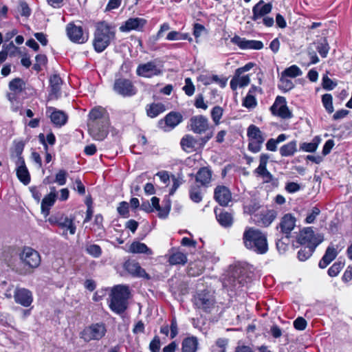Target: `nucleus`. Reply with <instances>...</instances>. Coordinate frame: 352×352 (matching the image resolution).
I'll return each mask as SVG.
<instances>
[{
  "label": "nucleus",
  "mask_w": 352,
  "mask_h": 352,
  "mask_svg": "<svg viewBox=\"0 0 352 352\" xmlns=\"http://www.w3.org/2000/svg\"><path fill=\"white\" fill-rule=\"evenodd\" d=\"M116 38V28L111 24L102 21L97 23L93 45L97 52H103Z\"/></svg>",
  "instance_id": "1"
},
{
  "label": "nucleus",
  "mask_w": 352,
  "mask_h": 352,
  "mask_svg": "<svg viewBox=\"0 0 352 352\" xmlns=\"http://www.w3.org/2000/svg\"><path fill=\"white\" fill-rule=\"evenodd\" d=\"M243 240L245 248L258 254H265L268 250L267 237L258 229L247 228Z\"/></svg>",
  "instance_id": "2"
},
{
  "label": "nucleus",
  "mask_w": 352,
  "mask_h": 352,
  "mask_svg": "<svg viewBox=\"0 0 352 352\" xmlns=\"http://www.w3.org/2000/svg\"><path fill=\"white\" fill-rule=\"evenodd\" d=\"M129 295V292L126 287L121 285L115 287L111 292L109 302L111 311L117 314H122L127 308Z\"/></svg>",
  "instance_id": "3"
},
{
  "label": "nucleus",
  "mask_w": 352,
  "mask_h": 352,
  "mask_svg": "<svg viewBox=\"0 0 352 352\" xmlns=\"http://www.w3.org/2000/svg\"><path fill=\"white\" fill-rule=\"evenodd\" d=\"M247 136L249 141L248 149L254 153L259 152L265 140L264 133L256 125L250 124L247 129Z\"/></svg>",
  "instance_id": "4"
},
{
  "label": "nucleus",
  "mask_w": 352,
  "mask_h": 352,
  "mask_svg": "<svg viewBox=\"0 0 352 352\" xmlns=\"http://www.w3.org/2000/svg\"><path fill=\"white\" fill-rule=\"evenodd\" d=\"M107 332L104 324L102 322L92 324L85 327L80 333V337L85 342L99 340Z\"/></svg>",
  "instance_id": "5"
},
{
  "label": "nucleus",
  "mask_w": 352,
  "mask_h": 352,
  "mask_svg": "<svg viewBox=\"0 0 352 352\" xmlns=\"http://www.w3.org/2000/svg\"><path fill=\"white\" fill-rule=\"evenodd\" d=\"M323 241V236L320 234H315L311 228H305L300 231L297 241L302 245L318 246Z\"/></svg>",
  "instance_id": "6"
},
{
  "label": "nucleus",
  "mask_w": 352,
  "mask_h": 352,
  "mask_svg": "<svg viewBox=\"0 0 352 352\" xmlns=\"http://www.w3.org/2000/svg\"><path fill=\"white\" fill-rule=\"evenodd\" d=\"M136 73L138 76L144 78H152L162 74V67L156 61H149L138 66Z\"/></svg>",
  "instance_id": "7"
},
{
  "label": "nucleus",
  "mask_w": 352,
  "mask_h": 352,
  "mask_svg": "<svg viewBox=\"0 0 352 352\" xmlns=\"http://www.w3.org/2000/svg\"><path fill=\"white\" fill-rule=\"evenodd\" d=\"M89 124V131L91 137L96 140H103L109 132V120H105L103 122H91Z\"/></svg>",
  "instance_id": "8"
},
{
  "label": "nucleus",
  "mask_w": 352,
  "mask_h": 352,
  "mask_svg": "<svg viewBox=\"0 0 352 352\" xmlns=\"http://www.w3.org/2000/svg\"><path fill=\"white\" fill-rule=\"evenodd\" d=\"M67 35L74 43H85L89 38L88 33L85 32L81 26H77L74 23H68L66 26Z\"/></svg>",
  "instance_id": "9"
},
{
  "label": "nucleus",
  "mask_w": 352,
  "mask_h": 352,
  "mask_svg": "<svg viewBox=\"0 0 352 352\" xmlns=\"http://www.w3.org/2000/svg\"><path fill=\"white\" fill-rule=\"evenodd\" d=\"M113 89L116 94L123 97L132 96L136 93L132 82L129 80L124 78L116 79Z\"/></svg>",
  "instance_id": "10"
},
{
  "label": "nucleus",
  "mask_w": 352,
  "mask_h": 352,
  "mask_svg": "<svg viewBox=\"0 0 352 352\" xmlns=\"http://www.w3.org/2000/svg\"><path fill=\"white\" fill-rule=\"evenodd\" d=\"M273 115L281 118L287 119L292 116L291 111L287 106V102L284 97L277 96L275 102L270 108Z\"/></svg>",
  "instance_id": "11"
},
{
  "label": "nucleus",
  "mask_w": 352,
  "mask_h": 352,
  "mask_svg": "<svg viewBox=\"0 0 352 352\" xmlns=\"http://www.w3.org/2000/svg\"><path fill=\"white\" fill-rule=\"evenodd\" d=\"M22 262L30 267H37L41 263V256L38 252L31 248H25L20 255Z\"/></svg>",
  "instance_id": "12"
},
{
  "label": "nucleus",
  "mask_w": 352,
  "mask_h": 352,
  "mask_svg": "<svg viewBox=\"0 0 352 352\" xmlns=\"http://www.w3.org/2000/svg\"><path fill=\"white\" fill-rule=\"evenodd\" d=\"M189 127L195 133H204L209 129L208 119L202 115L193 116L190 120Z\"/></svg>",
  "instance_id": "13"
},
{
  "label": "nucleus",
  "mask_w": 352,
  "mask_h": 352,
  "mask_svg": "<svg viewBox=\"0 0 352 352\" xmlns=\"http://www.w3.org/2000/svg\"><path fill=\"white\" fill-rule=\"evenodd\" d=\"M14 299L16 303L28 307L33 302V295L32 292L26 288L16 287L14 292Z\"/></svg>",
  "instance_id": "14"
},
{
  "label": "nucleus",
  "mask_w": 352,
  "mask_h": 352,
  "mask_svg": "<svg viewBox=\"0 0 352 352\" xmlns=\"http://www.w3.org/2000/svg\"><path fill=\"white\" fill-rule=\"evenodd\" d=\"M231 42L236 45L241 50H259L263 48V43L260 41L247 40L239 36L235 35L231 38Z\"/></svg>",
  "instance_id": "15"
},
{
  "label": "nucleus",
  "mask_w": 352,
  "mask_h": 352,
  "mask_svg": "<svg viewBox=\"0 0 352 352\" xmlns=\"http://www.w3.org/2000/svg\"><path fill=\"white\" fill-rule=\"evenodd\" d=\"M75 217L74 216L60 215L58 222V228L63 230L62 235L67 237V234L74 235L76 231L75 224Z\"/></svg>",
  "instance_id": "16"
},
{
  "label": "nucleus",
  "mask_w": 352,
  "mask_h": 352,
  "mask_svg": "<svg viewBox=\"0 0 352 352\" xmlns=\"http://www.w3.org/2000/svg\"><path fill=\"white\" fill-rule=\"evenodd\" d=\"M343 248V246H340V245H333L331 244L327 248L325 253L321 260L319 262V267L322 269L327 267L329 264H330L338 256V253Z\"/></svg>",
  "instance_id": "17"
},
{
  "label": "nucleus",
  "mask_w": 352,
  "mask_h": 352,
  "mask_svg": "<svg viewBox=\"0 0 352 352\" xmlns=\"http://www.w3.org/2000/svg\"><path fill=\"white\" fill-rule=\"evenodd\" d=\"M296 217L290 214H285L280 221L278 229H280L281 233L285 234L286 237H289L291 232L296 227Z\"/></svg>",
  "instance_id": "18"
},
{
  "label": "nucleus",
  "mask_w": 352,
  "mask_h": 352,
  "mask_svg": "<svg viewBox=\"0 0 352 352\" xmlns=\"http://www.w3.org/2000/svg\"><path fill=\"white\" fill-rule=\"evenodd\" d=\"M272 10V5L270 3H265L263 0H261L252 8V19L260 23L258 20L267 16L271 12Z\"/></svg>",
  "instance_id": "19"
},
{
  "label": "nucleus",
  "mask_w": 352,
  "mask_h": 352,
  "mask_svg": "<svg viewBox=\"0 0 352 352\" xmlns=\"http://www.w3.org/2000/svg\"><path fill=\"white\" fill-rule=\"evenodd\" d=\"M146 23V21L142 18H130L124 21L119 28L122 32H128L132 30L141 31Z\"/></svg>",
  "instance_id": "20"
},
{
  "label": "nucleus",
  "mask_w": 352,
  "mask_h": 352,
  "mask_svg": "<svg viewBox=\"0 0 352 352\" xmlns=\"http://www.w3.org/2000/svg\"><path fill=\"white\" fill-rule=\"evenodd\" d=\"M124 267L131 276L138 278L149 279V275L142 268L140 264L135 261H127L124 263Z\"/></svg>",
  "instance_id": "21"
},
{
  "label": "nucleus",
  "mask_w": 352,
  "mask_h": 352,
  "mask_svg": "<svg viewBox=\"0 0 352 352\" xmlns=\"http://www.w3.org/2000/svg\"><path fill=\"white\" fill-rule=\"evenodd\" d=\"M214 199L221 206H226L232 199V194L227 187L218 186L214 189Z\"/></svg>",
  "instance_id": "22"
},
{
  "label": "nucleus",
  "mask_w": 352,
  "mask_h": 352,
  "mask_svg": "<svg viewBox=\"0 0 352 352\" xmlns=\"http://www.w3.org/2000/svg\"><path fill=\"white\" fill-rule=\"evenodd\" d=\"M56 199L55 187L50 188V192L41 201V212L45 216L50 213V208L54 205Z\"/></svg>",
  "instance_id": "23"
},
{
  "label": "nucleus",
  "mask_w": 352,
  "mask_h": 352,
  "mask_svg": "<svg viewBox=\"0 0 352 352\" xmlns=\"http://www.w3.org/2000/svg\"><path fill=\"white\" fill-rule=\"evenodd\" d=\"M235 71L234 76L230 80V87L232 90H236L238 87H244L248 86L250 82L249 75H242Z\"/></svg>",
  "instance_id": "24"
},
{
  "label": "nucleus",
  "mask_w": 352,
  "mask_h": 352,
  "mask_svg": "<svg viewBox=\"0 0 352 352\" xmlns=\"http://www.w3.org/2000/svg\"><path fill=\"white\" fill-rule=\"evenodd\" d=\"M195 305L199 309L207 310L213 305V299L206 293L198 294L195 296Z\"/></svg>",
  "instance_id": "25"
},
{
  "label": "nucleus",
  "mask_w": 352,
  "mask_h": 352,
  "mask_svg": "<svg viewBox=\"0 0 352 352\" xmlns=\"http://www.w3.org/2000/svg\"><path fill=\"white\" fill-rule=\"evenodd\" d=\"M89 122H103L105 120H109L106 110L101 107H97L94 108L89 114Z\"/></svg>",
  "instance_id": "26"
},
{
  "label": "nucleus",
  "mask_w": 352,
  "mask_h": 352,
  "mask_svg": "<svg viewBox=\"0 0 352 352\" xmlns=\"http://www.w3.org/2000/svg\"><path fill=\"white\" fill-rule=\"evenodd\" d=\"M197 140L191 135H185L180 141V145L182 149L187 152L191 153L196 150Z\"/></svg>",
  "instance_id": "27"
},
{
  "label": "nucleus",
  "mask_w": 352,
  "mask_h": 352,
  "mask_svg": "<svg viewBox=\"0 0 352 352\" xmlns=\"http://www.w3.org/2000/svg\"><path fill=\"white\" fill-rule=\"evenodd\" d=\"M128 252L132 254H146L147 255L153 254V251L146 244L138 241L133 242L130 245Z\"/></svg>",
  "instance_id": "28"
},
{
  "label": "nucleus",
  "mask_w": 352,
  "mask_h": 352,
  "mask_svg": "<svg viewBox=\"0 0 352 352\" xmlns=\"http://www.w3.org/2000/svg\"><path fill=\"white\" fill-rule=\"evenodd\" d=\"M50 82L51 86L50 96L57 98L60 90L62 80L59 76L54 74L50 77Z\"/></svg>",
  "instance_id": "29"
},
{
  "label": "nucleus",
  "mask_w": 352,
  "mask_h": 352,
  "mask_svg": "<svg viewBox=\"0 0 352 352\" xmlns=\"http://www.w3.org/2000/svg\"><path fill=\"white\" fill-rule=\"evenodd\" d=\"M212 179V172L208 168H201L197 173L196 181L205 186L209 184Z\"/></svg>",
  "instance_id": "30"
},
{
  "label": "nucleus",
  "mask_w": 352,
  "mask_h": 352,
  "mask_svg": "<svg viewBox=\"0 0 352 352\" xmlns=\"http://www.w3.org/2000/svg\"><path fill=\"white\" fill-rule=\"evenodd\" d=\"M166 107L162 103H152L146 107V113L148 116L155 118L159 114L164 112Z\"/></svg>",
  "instance_id": "31"
},
{
  "label": "nucleus",
  "mask_w": 352,
  "mask_h": 352,
  "mask_svg": "<svg viewBox=\"0 0 352 352\" xmlns=\"http://www.w3.org/2000/svg\"><path fill=\"white\" fill-rule=\"evenodd\" d=\"M198 341L195 337L185 338L182 342V352H196Z\"/></svg>",
  "instance_id": "32"
},
{
  "label": "nucleus",
  "mask_w": 352,
  "mask_h": 352,
  "mask_svg": "<svg viewBox=\"0 0 352 352\" xmlns=\"http://www.w3.org/2000/svg\"><path fill=\"white\" fill-rule=\"evenodd\" d=\"M16 176L18 179L25 185H27L30 182V176L25 164L22 166L16 167Z\"/></svg>",
  "instance_id": "33"
},
{
  "label": "nucleus",
  "mask_w": 352,
  "mask_h": 352,
  "mask_svg": "<svg viewBox=\"0 0 352 352\" xmlns=\"http://www.w3.org/2000/svg\"><path fill=\"white\" fill-rule=\"evenodd\" d=\"M168 262L170 265H184L187 262L186 254L177 251L170 255Z\"/></svg>",
  "instance_id": "34"
},
{
  "label": "nucleus",
  "mask_w": 352,
  "mask_h": 352,
  "mask_svg": "<svg viewBox=\"0 0 352 352\" xmlns=\"http://www.w3.org/2000/svg\"><path fill=\"white\" fill-rule=\"evenodd\" d=\"M297 151L296 141H292L280 148V154L283 157L293 155Z\"/></svg>",
  "instance_id": "35"
},
{
  "label": "nucleus",
  "mask_w": 352,
  "mask_h": 352,
  "mask_svg": "<svg viewBox=\"0 0 352 352\" xmlns=\"http://www.w3.org/2000/svg\"><path fill=\"white\" fill-rule=\"evenodd\" d=\"M182 121V116L179 113L171 112L165 118V122L167 126L173 129Z\"/></svg>",
  "instance_id": "36"
},
{
  "label": "nucleus",
  "mask_w": 352,
  "mask_h": 352,
  "mask_svg": "<svg viewBox=\"0 0 352 352\" xmlns=\"http://www.w3.org/2000/svg\"><path fill=\"white\" fill-rule=\"evenodd\" d=\"M216 218L221 226L223 227H230L233 222L232 214L228 212H221L219 214L216 212Z\"/></svg>",
  "instance_id": "37"
},
{
  "label": "nucleus",
  "mask_w": 352,
  "mask_h": 352,
  "mask_svg": "<svg viewBox=\"0 0 352 352\" xmlns=\"http://www.w3.org/2000/svg\"><path fill=\"white\" fill-rule=\"evenodd\" d=\"M50 118L54 124L62 126L65 124L67 118L63 111L53 110L51 113Z\"/></svg>",
  "instance_id": "38"
},
{
  "label": "nucleus",
  "mask_w": 352,
  "mask_h": 352,
  "mask_svg": "<svg viewBox=\"0 0 352 352\" xmlns=\"http://www.w3.org/2000/svg\"><path fill=\"white\" fill-rule=\"evenodd\" d=\"M316 246L303 245L298 252V258L301 261L307 260L313 254Z\"/></svg>",
  "instance_id": "39"
},
{
  "label": "nucleus",
  "mask_w": 352,
  "mask_h": 352,
  "mask_svg": "<svg viewBox=\"0 0 352 352\" xmlns=\"http://www.w3.org/2000/svg\"><path fill=\"white\" fill-rule=\"evenodd\" d=\"M260 221L263 226H269L276 218V212L273 210L266 211L260 215Z\"/></svg>",
  "instance_id": "40"
},
{
  "label": "nucleus",
  "mask_w": 352,
  "mask_h": 352,
  "mask_svg": "<svg viewBox=\"0 0 352 352\" xmlns=\"http://www.w3.org/2000/svg\"><path fill=\"white\" fill-rule=\"evenodd\" d=\"M316 48L318 53L322 58H326L329 54V45L326 38H323L320 41H318L316 43Z\"/></svg>",
  "instance_id": "41"
},
{
  "label": "nucleus",
  "mask_w": 352,
  "mask_h": 352,
  "mask_svg": "<svg viewBox=\"0 0 352 352\" xmlns=\"http://www.w3.org/2000/svg\"><path fill=\"white\" fill-rule=\"evenodd\" d=\"M283 76L287 78H296L302 74L301 69L296 65H293L286 68L282 73Z\"/></svg>",
  "instance_id": "42"
},
{
  "label": "nucleus",
  "mask_w": 352,
  "mask_h": 352,
  "mask_svg": "<svg viewBox=\"0 0 352 352\" xmlns=\"http://www.w3.org/2000/svg\"><path fill=\"white\" fill-rule=\"evenodd\" d=\"M25 87V83L21 78H14L9 84V88L15 94L21 92Z\"/></svg>",
  "instance_id": "43"
},
{
  "label": "nucleus",
  "mask_w": 352,
  "mask_h": 352,
  "mask_svg": "<svg viewBox=\"0 0 352 352\" xmlns=\"http://www.w3.org/2000/svg\"><path fill=\"white\" fill-rule=\"evenodd\" d=\"M190 199L195 203H199L202 200L203 195L199 186L196 185L190 188Z\"/></svg>",
  "instance_id": "44"
},
{
  "label": "nucleus",
  "mask_w": 352,
  "mask_h": 352,
  "mask_svg": "<svg viewBox=\"0 0 352 352\" xmlns=\"http://www.w3.org/2000/svg\"><path fill=\"white\" fill-rule=\"evenodd\" d=\"M294 87V85L293 82L291 80L288 79L287 77L281 74L278 84V87L284 91H288L292 89Z\"/></svg>",
  "instance_id": "45"
},
{
  "label": "nucleus",
  "mask_w": 352,
  "mask_h": 352,
  "mask_svg": "<svg viewBox=\"0 0 352 352\" xmlns=\"http://www.w3.org/2000/svg\"><path fill=\"white\" fill-rule=\"evenodd\" d=\"M322 102L324 107L329 113L333 112V98L329 94H324L322 97Z\"/></svg>",
  "instance_id": "46"
},
{
  "label": "nucleus",
  "mask_w": 352,
  "mask_h": 352,
  "mask_svg": "<svg viewBox=\"0 0 352 352\" xmlns=\"http://www.w3.org/2000/svg\"><path fill=\"white\" fill-rule=\"evenodd\" d=\"M344 263L341 261L334 263L328 270V274L331 277L338 276L344 267Z\"/></svg>",
  "instance_id": "47"
},
{
  "label": "nucleus",
  "mask_w": 352,
  "mask_h": 352,
  "mask_svg": "<svg viewBox=\"0 0 352 352\" xmlns=\"http://www.w3.org/2000/svg\"><path fill=\"white\" fill-rule=\"evenodd\" d=\"M102 222V216L101 214H96L94 218V221L93 223L91 230L94 232H98V234H100L103 230Z\"/></svg>",
  "instance_id": "48"
},
{
  "label": "nucleus",
  "mask_w": 352,
  "mask_h": 352,
  "mask_svg": "<svg viewBox=\"0 0 352 352\" xmlns=\"http://www.w3.org/2000/svg\"><path fill=\"white\" fill-rule=\"evenodd\" d=\"M223 116V109L219 106L214 107L211 111V117L216 125L220 122V120Z\"/></svg>",
  "instance_id": "49"
},
{
  "label": "nucleus",
  "mask_w": 352,
  "mask_h": 352,
  "mask_svg": "<svg viewBox=\"0 0 352 352\" xmlns=\"http://www.w3.org/2000/svg\"><path fill=\"white\" fill-rule=\"evenodd\" d=\"M87 252L91 256L98 258L102 254V250L98 245L91 244L87 246L86 248Z\"/></svg>",
  "instance_id": "50"
},
{
  "label": "nucleus",
  "mask_w": 352,
  "mask_h": 352,
  "mask_svg": "<svg viewBox=\"0 0 352 352\" xmlns=\"http://www.w3.org/2000/svg\"><path fill=\"white\" fill-rule=\"evenodd\" d=\"M318 142L316 138L311 142H304L300 145V149L306 152H314L318 147Z\"/></svg>",
  "instance_id": "51"
},
{
  "label": "nucleus",
  "mask_w": 352,
  "mask_h": 352,
  "mask_svg": "<svg viewBox=\"0 0 352 352\" xmlns=\"http://www.w3.org/2000/svg\"><path fill=\"white\" fill-rule=\"evenodd\" d=\"M228 344V340L225 338H219L217 340L215 345L213 346L214 352H225L226 347Z\"/></svg>",
  "instance_id": "52"
},
{
  "label": "nucleus",
  "mask_w": 352,
  "mask_h": 352,
  "mask_svg": "<svg viewBox=\"0 0 352 352\" xmlns=\"http://www.w3.org/2000/svg\"><path fill=\"white\" fill-rule=\"evenodd\" d=\"M183 90L184 91L185 94L188 96H191L194 94L195 89L190 78H186L185 79V85L183 87Z\"/></svg>",
  "instance_id": "53"
},
{
  "label": "nucleus",
  "mask_w": 352,
  "mask_h": 352,
  "mask_svg": "<svg viewBox=\"0 0 352 352\" xmlns=\"http://www.w3.org/2000/svg\"><path fill=\"white\" fill-rule=\"evenodd\" d=\"M255 173L265 179L266 182L270 181L272 178L271 173L267 170L266 167L258 166Z\"/></svg>",
  "instance_id": "54"
},
{
  "label": "nucleus",
  "mask_w": 352,
  "mask_h": 352,
  "mask_svg": "<svg viewBox=\"0 0 352 352\" xmlns=\"http://www.w3.org/2000/svg\"><path fill=\"white\" fill-rule=\"evenodd\" d=\"M67 173L65 170H60L55 176L54 182L57 183L60 186L65 184L67 181Z\"/></svg>",
  "instance_id": "55"
},
{
  "label": "nucleus",
  "mask_w": 352,
  "mask_h": 352,
  "mask_svg": "<svg viewBox=\"0 0 352 352\" xmlns=\"http://www.w3.org/2000/svg\"><path fill=\"white\" fill-rule=\"evenodd\" d=\"M243 105L249 109L255 107L256 105V98L252 94H248L243 102Z\"/></svg>",
  "instance_id": "56"
},
{
  "label": "nucleus",
  "mask_w": 352,
  "mask_h": 352,
  "mask_svg": "<svg viewBox=\"0 0 352 352\" xmlns=\"http://www.w3.org/2000/svg\"><path fill=\"white\" fill-rule=\"evenodd\" d=\"M320 212V210L318 208H313L311 212L307 216L305 220V223L307 224L314 223Z\"/></svg>",
  "instance_id": "57"
},
{
  "label": "nucleus",
  "mask_w": 352,
  "mask_h": 352,
  "mask_svg": "<svg viewBox=\"0 0 352 352\" xmlns=\"http://www.w3.org/2000/svg\"><path fill=\"white\" fill-rule=\"evenodd\" d=\"M307 53L311 59V64H316L319 62V58L314 50L312 45H310L307 48Z\"/></svg>",
  "instance_id": "58"
},
{
  "label": "nucleus",
  "mask_w": 352,
  "mask_h": 352,
  "mask_svg": "<svg viewBox=\"0 0 352 352\" xmlns=\"http://www.w3.org/2000/svg\"><path fill=\"white\" fill-rule=\"evenodd\" d=\"M117 210L120 215L126 217L129 213V204L126 201L120 202Z\"/></svg>",
  "instance_id": "59"
},
{
  "label": "nucleus",
  "mask_w": 352,
  "mask_h": 352,
  "mask_svg": "<svg viewBox=\"0 0 352 352\" xmlns=\"http://www.w3.org/2000/svg\"><path fill=\"white\" fill-rule=\"evenodd\" d=\"M336 84L334 83L327 75L322 78V87L327 90H331L336 87Z\"/></svg>",
  "instance_id": "60"
},
{
  "label": "nucleus",
  "mask_w": 352,
  "mask_h": 352,
  "mask_svg": "<svg viewBox=\"0 0 352 352\" xmlns=\"http://www.w3.org/2000/svg\"><path fill=\"white\" fill-rule=\"evenodd\" d=\"M170 337L171 339H173L178 334V326L177 320L175 318H173L171 320L170 326L169 327Z\"/></svg>",
  "instance_id": "61"
},
{
  "label": "nucleus",
  "mask_w": 352,
  "mask_h": 352,
  "mask_svg": "<svg viewBox=\"0 0 352 352\" xmlns=\"http://www.w3.org/2000/svg\"><path fill=\"white\" fill-rule=\"evenodd\" d=\"M4 49L8 52V55L10 56H15L20 52L19 48L16 47L12 42L9 43L6 47H4Z\"/></svg>",
  "instance_id": "62"
},
{
  "label": "nucleus",
  "mask_w": 352,
  "mask_h": 352,
  "mask_svg": "<svg viewBox=\"0 0 352 352\" xmlns=\"http://www.w3.org/2000/svg\"><path fill=\"white\" fill-rule=\"evenodd\" d=\"M150 350L152 352H159L160 349V340L158 336H155L149 345Z\"/></svg>",
  "instance_id": "63"
},
{
  "label": "nucleus",
  "mask_w": 352,
  "mask_h": 352,
  "mask_svg": "<svg viewBox=\"0 0 352 352\" xmlns=\"http://www.w3.org/2000/svg\"><path fill=\"white\" fill-rule=\"evenodd\" d=\"M294 326L296 329L302 331L306 328L307 322L303 318L299 317L294 320Z\"/></svg>",
  "instance_id": "64"
}]
</instances>
